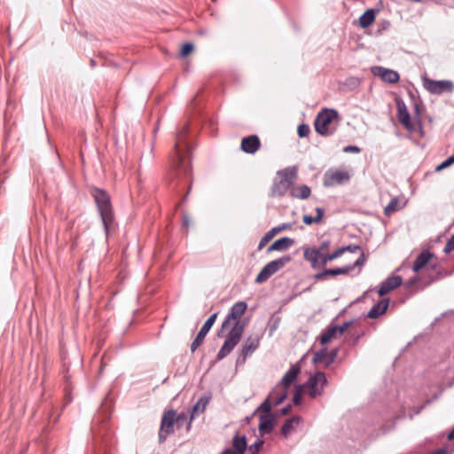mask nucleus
I'll list each match as a JSON object with an SVG mask.
<instances>
[{"label":"nucleus","instance_id":"09e8293b","mask_svg":"<svg viewBox=\"0 0 454 454\" xmlns=\"http://www.w3.org/2000/svg\"><path fill=\"white\" fill-rule=\"evenodd\" d=\"M342 249H344L345 252H350V253H356L358 250H361V247L357 245L350 244L345 247H341Z\"/></svg>","mask_w":454,"mask_h":454},{"label":"nucleus","instance_id":"cd10ccee","mask_svg":"<svg viewBox=\"0 0 454 454\" xmlns=\"http://www.w3.org/2000/svg\"><path fill=\"white\" fill-rule=\"evenodd\" d=\"M379 11L376 9H368L359 17V25L363 28L368 27L373 23L376 14Z\"/></svg>","mask_w":454,"mask_h":454},{"label":"nucleus","instance_id":"aec40b11","mask_svg":"<svg viewBox=\"0 0 454 454\" xmlns=\"http://www.w3.org/2000/svg\"><path fill=\"white\" fill-rule=\"evenodd\" d=\"M350 271V267H340L335 269H325L321 272H317L314 275L316 280H325L328 276H339L348 274Z\"/></svg>","mask_w":454,"mask_h":454},{"label":"nucleus","instance_id":"412c9836","mask_svg":"<svg viewBox=\"0 0 454 454\" xmlns=\"http://www.w3.org/2000/svg\"><path fill=\"white\" fill-rule=\"evenodd\" d=\"M275 418L273 414L261 415L259 423V431L262 435L270 434L274 428Z\"/></svg>","mask_w":454,"mask_h":454},{"label":"nucleus","instance_id":"9d476101","mask_svg":"<svg viewBox=\"0 0 454 454\" xmlns=\"http://www.w3.org/2000/svg\"><path fill=\"white\" fill-rule=\"evenodd\" d=\"M325 256H326V254L319 252L316 247H307L303 249V257L310 263L312 269L325 266L327 263V262H324Z\"/></svg>","mask_w":454,"mask_h":454},{"label":"nucleus","instance_id":"9b49d317","mask_svg":"<svg viewBox=\"0 0 454 454\" xmlns=\"http://www.w3.org/2000/svg\"><path fill=\"white\" fill-rule=\"evenodd\" d=\"M217 313L212 314L207 321L204 323L202 327L200 328V332L198 333L196 338L193 340V341L191 344V351L194 353L196 349L202 344L205 337L212 328L213 325L215 324Z\"/></svg>","mask_w":454,"mask_h":454},{"label":"nucleus","instance_id":"20e7f679","mask_svg":"<svg viewBox=\"0 0 454 454\" xmlns=\"http://www.w3.org/2000/svg\"><path fill=\"white\" fill-rule=\"evenodd\" d=\"M338 117L339 114L335 109L323 110L315 119V130L323 137L333 136L337 129Z\"/></svg>","mask_w":454,"mask_h":454},{"label":"nucleus","instance_id":"a878e982","mask_svg":"<svg viewBox=\"0 0 454 454\" xmlns=\"http://www.w3.org/2000/svg\"><path fill=\"white\" fill-rule=\"evenodd\" d=\"M337 325L331 323L325 330L321 332L319 340L322 345H325L337 335Z\"/></svg>","mask_w":454,"mask_h":454},{"label":"nucleus","instance_id":"603ef678","mask_svg":"<svg viewBox=\"0 0 454 454\" xmlns=\"http://www.w3.org/2000/svg\"><path fill=\"white\" fill-rule=\"evenodd\" d=\"M352 324V321L345 322L342 325L338 326L337 325V333L339 335H342L345 331L348 329V327Z\"/></svg>","mask_w":454,"mask_h":454},{"label":"nucleus","instance_id":"7ed1b4c3","mask_svg":"<svg viewBox=\"0 0 454 454\" xmlns=\"http://www.w3.org/2000/svg\"><path fill=\"white\" fill-rule=\"evenodd\" d=\"M297 176L298 168L296 166H290L278 170L268 196L270 198H283L291 190Z\"/></svg>","mask_w":454,"mask_h":454},{"label":"nucleus","instance_id":"ddd939ff","mask_svg":"<svg viewBox=\"0 0 454 454\" xmlns=\"http://www.w3.org/2000/svg\"><path fill=\"white\" fill-rule=\"evenodd\" d=\"M247 305L245 301H238L232 305L230 309V312L227 314L224 321L222 324V331L227 328L230 325V321L234 319L236 321H239L240 317L247 310Z\"/></svg>","mask_w":454,"mask_h":454},{"label":"nucleus","instance_id":"de8ad7c7","mask_svg":"<svg viewBox=\"0 0 454 454\" xmlns=\"http://www.w3.org/2000/svg\"><path fill=\"white\" fill-rule=\"evenodd\" d=\"M452 250H454V234L450 238V239L447 241L443 252L445 254L450 253Z\"/></svg>","mask_w":454,"mask_h":454},{"label":"nucleus","instance_id":"a18cd8bd","mask_svg":"<svg viewBox=\"0 0 454 454\" xmlns=\"http://www.w3.org/2000/svg\"><path fill=\"white\" fill-rule=\"evenodd\" d=\"M331 241L329 239L324 240L321 242L318 247L319 252H322L324 254H327L329 253V247H330Z\"/></svg>","mask_w":454,"mask_h":454},{"label":"nucleus","instance_id":"a19ab883","mask_svg":"<svg viewBox=\"0 0 454 454\" xmlns=\"http://www.w3.org/2000/svg\"><path fill=\"white\" fill-rule=\"evenodd\" d=\"M194 46L192 43H185L182 45L180 55L182 57H186L192 52Z\"/></svg>","mask_w":454,"mask_h":454},{"label":"nucleus","instance_id":"58836bf2","mask_svg":"<svg viewBox=\"0 0 454 454\" xmlns=\"http://www.w3.org/2000/svg\"><path fill=\"white\" fill-rule=\"evenodd\" d=\"M310 132V128L308 124L302 123L298 126L297 133L300 137H306Z\"/></svg>","mask_w":454,"mask_h":454},{"label":"nucleus","instance_id":"dca6fc26","mask_svg":"<svg viewBox=\"0 0 454 454\" xmlns=\"http://www.w3.org/2000/svg\"><path fill=\"white\" fill-rule=\"evenodd\" d=\"M261 145L260 139L256 135L245 137L241 140V150L246 153L253 154L256 153Z\"/></svg>","mask_w":454,"mask_h":454},{"label":"nucleus","instance_id":"bb28decb","mask_svg":"<svg viewBox=\"0 0 454 454\" xmlns=\"http://www.w3.org/2000/svg\"><path fill=\"white\" fill-rule=\"evenodd\" d=\"M311 194V190L307 184L291 187L290 196L295 199L306 200Z\"/></svg>","mask_w":454,"mask_h":454},{"label":"nucleus","instance_id":"39448f33","mask_svg":"<svg viewBox=\"0 0 454 454\" xmlns=\"http://www.w3.org/2000/svg\"><path fill=\"white\" fill-rule=\"evenodd\" d=\"M292 257L289 254L283 255L276 260L268 262L259 272L255 278L258 284L268 280L273 274L283 269L286 264L291 262Z\"/></svg>","mask_w":454,"mask_h":454},{"label":"nucleus","instance_id":"4be33fe9","mask_svg":"<svg viewBox=\"0 0 454 454\" xmlns=\"http://www.w3.org/2000/svg\"><path fill=\"white\" fill-rule=\"evenodd\" d=\"M389 305V299L384 298L374 304L367 313L369 318H377L384 314Z\"/></svg>","mask_w":454,"mask_h":454},{"label":"nucleus","instance_id":"2eb2a0df","mask_svg":"<svg viewBox=\"0 0 454 454\" xmlns=\"http://www.w3.org/2000/svg\"><path fill=\"white\" fill-rule=\"evenodd\" d=\"M402 284L403 279L401 276H390L381 282L378 289V294L380 296H383L395 288L400 286Z\"/></svg>","mask_w":454,"mask_h":454},{"label":"nucleus","instance_id":"0eeeda50","mask_svg":"<svg viewBox=\"0 0 454 454\" xmlns=\"http://www.w3.org/2000/svg\"><path fill=\"white\" fill-rule=\"evenodd\" d=\"M327 385V380L325 372H317L310 376L304 387L309 388V395L311 398H317L324 393V388Z\"/></svg>","mask_w":454,"mask_h":454},{"label":"nucleus","instance_id":"7c9ffc66","mask_svg":"<svg viewBox=\"0 0 454 454\" xmlns=\"http://www.w3.org/2000/svg\"><path fill=\"white\" fill-rule=\"evenodd\" d=\"M278 391V388H273L268 397L260 404V406L255 410V411H260L262 412L261 415H268L272 414L270 412L271 407L273 403L270 401V398H274V395Z\"/></svg>","mask_w":454,"mask_h":454},{"label":"nucleus","instance_id":"f257e3e1","mask_svg":"<svg viewBox=\"0 0 454 454\" xmlns=\"http://www.w3.org/2000/svg\"><path fill=\"white\" fill-rule=\"evenodd\" d=\"M188 133V125H184L177 132L176 143L174 145V153L172 155V168L177 176H183L188 178L192 172L190 155L191 147L186 142V135Z\"/></svg>","mask_w":454,"mask_h":454},{"label":"nucleus","instance_id":"c85d7f7f","mask_svg":"<svg viewBox=\"0 0 454 454\" xmlns=\"http://www.w3.org/2000/svg\"><path fill=\"white\" fill-rule=\"evenodd\" d=\"M232 450L235 454H245L247 448V442L246 435L239 436L236 434L232 439Z\"/></svg>","mask_w":454,"mask_h":454},{"label":"nucleus","instance_id":"37998d69","mask_svg":"<svg viewBox=\"0 0 454 454\" xmlns=\"http://www.w3.org/2000/svg\"><path fill=\"white\" fill-rule=\"evenodd\" d=\"M232 350H231V348H229L227 347V345H223L222 346V348H220L218 354H217V356H216V359L217 361H220L222 359H223L225 356H227Z\"/></svg>","mask_w":454,"mask_h":454},{"label":"nucleus","instance_id":"13d9d810","mask_svg":"<svg viewBox=\"0 0 454 454\" xmlns=\"http://www.w3.org/2000/svg\"><path fill=\"white\" fill-rule=\"evenodd\" d=\"M189 223H190L189 217L187 215H184V217H183V225L188 227L189 226Z\"/></svg>","mask_w":454,"mask_h":454},{"label":"nucleus","instance_id":"5701e85b","mask_svg":"<svg viewBox=\"0 0 454 454\" xmlns=\"http://www.w3.org/2000/svg\"><path fill=\"white\" fill-rule=\"evenodd\" d=\"M294 243V240L288 237H282L277 240H275L267 249V253H270L272 251H285L292 247Z\"/></svg>","mask_w":454,"mask_h":454},{"label":"nucleus","instance_id":"72a5a7b5","mask_svg":"<svg viewBox=\"0 0 454 454\" xmlns=\"http://www.w3.org/2000/svg\"><path fill=\"white\" fill-rule=\"evenodd\" d=\"M327 355V348H322L315 352L314 356L312 358V363L317 364L319 363H323L325 364V359Z\"/></svg>","mask_w":454,"mask_h":454},{"label":"nucleus","instance_id":"393cba45","mask_svg":"<svg viewBox=\"0 0 454 454\" xmlns=\"http://www.w3.org/2000/svg\"><path fill=\"white\" fill-rule=\"evenodd\" d=\"M434 257V254L429 252L428 250L422 251L415 259L412 270L415 272H419L422 268H424L430 261V259Z\"/></svg>","mask_w":454,"mask_h":454},{"label":"nucleus","instance_id":"b1692460","mask_svg":"<svg viewBox=\"0 0 454 454\" xmlns=\"http://www.w3.org/2000/svg\"><path fill=\"white\" fill-rule=\"evenodd\" d=\"M259 346V339L257 337L250 336L243 343L240 355L245 360L247 356L254 352Z\"/></svg>","mask_w":454,"mask_h":454},{"label":"nucleus","instance_id":"a211bd4d","mask_svg":"<svg viewBox=\"0 0 454 454\" xmlns=\"http://www.w3.org/2000/svg\"><path fill=\"white\" fill-rule=\"evenodd\" d=\"M301 369L297 365H292L284 374L278 386L283 389H288L292 383L296 380Z\"/></svg>","mask_w":454,"mask_h":454},{"label":"nucleus","instance_id":"e2e57ef3","mask_svg":"<svg viewBox=\"0 0 454 454\" xmlns=\"http://www.w3.org/2000/svg\"><path fill=\"white\" fill-rule=\"evenodd\" d=\"M91 67H96V61L94 59H90V61Z\"/></svg>","mask_w":454,"mask_h":454},{"label":"nucleus","instance_id":"6e6552de","mask_svg":"<svg viewBox=\"0 0 454 454\" xmlns=\"http://www.w3.org/2000/svg\"><path fill=\"white\" fill-rule=\"evenodd\" d=\"M424 87L431 94L441 95L443 92H452L454 84L449 80L435 81L429 78L424 79Z\"/></svg>","mask_w":454,"mask_h":454},{"label":"nucleus","instance_id":"6ab92c4d","mask_svg":"<svg viewBox=\"0 0 454 454\" xmlns=\"http://www.w3.org/2000/svg\"><path fill=\"white\" fill-rule=\"evenodd\" d=\"M293 223H284L280 225L275 226L271 228L270 231H268L264 236L261 239L258 246V249L261 250L267 242H269L272 238L273 235H277L278 232L290 229L292 227Z\"/></svg>","mask_w":454,"mask_h":454},{"label":"nucleus","instance_id":"c756f323","mask_svg":"<svg viewBox=\"0 0 454 454\" xmlns=\"http://www.w3.org/2000/svg\"><path fill=\"white\" fill-rule=\"evenodd\" d=\"M301 420V419L299 416H293L286 419L281 427V434L286 438L294 429V425H298Z\"/></svg>","mask_w":454,"mask_h":454},{"label":"nucleus","instance_id":"c9c22d12","mask_svg":"<svg viewBox=\"0 0 454 454\" xmlns=\"http://www.w3.org/2000/svg\"><path fill=\"white\" fill-rule=\"evenodd\" d=\"M398 207V200L397 198H393L390 202L386 206L384 209V213L386 215H390L394 212L397 210Z\"/></svg>","mask_w":454,"mask_h":454},{"label":"nucleus","instance_id":"49530a36","mask_svg":"<svg viewBox=\"0 0 454 454\" xmlns=\"http://www.w3.org/2000/svg\"><path fill=\"white\" fill-rule=\"evenodd\" d=\"M187 416L184 412L176 413V424L177 427H182L184 423L186 422Z\"/></svg>","mask_w":454,"mask_h":454},{"label":"nucleus","instance_id":"f03ea898","mask_svg":"<svg viewBox=\"0 0 454 454\" xmlns=\"http://www.w3.org/2000/svg\"><path fill=\"white\" fill-rule=\"evenodd\" d=\"M90 194L97 206V210L102 221L106 236H108L111 228L115 223V215L111 197L106 190L97 187L91 189Z\"/></svg>","mask_w":454,"mask_h":454},{"label":"nucleus","instance_id":"c03bdc74","mask_svg":"<svg viewBox=\"0 0 454 454\" xmlns=\"http://www.w3.org/2000/svg\"><path fill=\"white\" fill-rule=\"evenodd\" d=\"M263 443L264 442L262 440L258 439L255 441V442L249 447L251 454H258Z\"/></svg>","mask_w":454,"mask_h":454},{"label":"nucleus","instance_id":"e433bc0d","mask_svg":"<svg viewBox=\"0 0 454 454\" xmlns=\"http://www.w3.org/2000/svg\"><path fill=\"white\" fill-rule=\"evenodd\" d=\"M344 253V249L340 247L333 251V253H328L326 256L324 257V262H331L338 257H340Z\"/></svg>","mask_w":454,"mask_h":454},{"label":"nucleus","instance_id":"f8f14e48","mask_svg":"<svg viewBox=\"0 0 454 454\" xmlns=\"http://www.w3.org/2000/svg\"><path fill=\"white\" fill-rule=\"evenodd\" d=\"M244 328L245 325L243 323H240V321H236L232 325L231 329L230 330V332L228 333L226 340L223 342V345H227V347L231 348V350H233V348L239 342L242 337Z\"/></svg>","mask_w":454,"mask_h":454},{"label":"nucleus","instance_id":"473e14b6","mask_svg":"<svg viewBox=\"0 0 454 454\" xmlns=\"http://www.w3.org/2000/svg\"><path fill=\"white\" fill-rule=\"evenodd\" d=\"M274 388H278V391L274 395V398H270V401L273 405H279L286 399L288 391L279 387L278 385Z\"/></svg>","mask_w":454,"mask_h":454},{"label":"nucleus","instance_id":"1a4fd4ad","mask_svg":"<svg viewBox=\"0 0 454 454\" xmlns=\"http://www.w3.org/2000/svg\"><path fill=\"white\" fill-rule=\"evenodd\" d=\"M350 176L347 171L338 169H328L323 177L325 187H333L343 184L349 180Z\"/></svg>","mask_w":454,"mask_h":454},{"label":"nucleus","instance_id":"f3484780","mask_svg":"<svg viewBox=\"0 0 454 454\" xmlns=\"http://www.w3.org/2000/svg\"><path fill=\"white\" fill-rule=\"evenodd\" d=\"M373 74L380 76L382 81L388 83H395L400 79V75L396 71L382 67H375L373 68Z\"/></svg>","mask_w":454,"mask_h":454},{"label":"nucleus","instance_id":"4468645a","mask_svg":"<svg viewBox=\"0 0 454 454\" xmlns=\"http://www.w3.org/2000/svg\"><path fill=\"white\" fill-rule=\"evenodd\" d=\"M397 119L399 122L409 131L414 130V125L411 121L410 113L405 103L400 99L396 101Z\"/></svg>","mask_w":454,"mask_h":454},{"label":"nucleus","instance_id":"3c124183","mask_svg":"<svg viewBox=\"0 0 454 454\" xmlns=\"http://www.w3.org/2000/svg\"><path fill=\"white\" fill-rule=\"evenodd\" d=\"M302 221L303 223L306 224V225H310L312 223H317L315 216H311V215H304L302 216Z\"/></svg>","mask_w":454,"mask_h":454},{"label":"nucleus","instance_id":"ea45409f","mask_svg":"<svg viewBox=\"0 0 454 454\" xmlns=\"http://www.w3.org/2000/svg\"><path fill=\"white\" fill-rule=\"evenodd\" d=\"M303 386L300 385L297 387L294 396H293V403L294 405H300L301 403V392Z\"/></svg>","mask_w":454,"mask_h":454},{"label":"nucleus","instance_id":"4d7b16f0","mask_svg":"<svg viewBox=\"0 0 454 454\" xmlns=\"http://www.w3.org/2000/svg\"><path fill=\"white\" fill-rule=\"evenodd\" d=\"M414 112H415V114L417 115V117L419 119L420 107H419V106L418 104L414 105Z\"/></svg>","mask_w":454,"mask_h":454},{"label":"nucleus","instance_id":"864d4df0","mask_svg":"<svg viewBox=\"0 0 454 454\" xmlns=\"http://www.w3.org/2000/svg\"><path fill=\"white\" fill-rule=\"evenodd\" d=\"M361 149L356 145H347L343 148L344 153H360Z\"/></svg>","mask_w":454,"mask_h":454},{"label":"nucleus","instance_id":"6e6d98bb","mask_svg":"<svg viewBox=\"0 0 454 454\" xmlns=\"http://www.w3.org/2000/svg\"><path fill=\"white\" fill-rule=\"evenodd\" d=\"M291 404H287L286 406L283 407L280 411H279V413L280 415H287L290 411H291Z\"/></svg>","mask_w":454,"mask_h":454},{"label":"nucleus","instance_id":"052dcab7","mask_svg":"<svg viewBox=\"0 0 454 454\" xmlns=\"http://www.w3.org/2000/svg\"><path fill=\"white\" fill-rule=\"evenodd\" d=\"M348 81L350 82L351 84H356L358 83V79L357 78H355V77H350L348 79Z\"/></svg>","mask_w":454,"mask_h":454},{"label":"nucleus","instance_id":"423d86ee","mask_svg":"<svg viewBox=\"0 0 454 454\" xmlns=\"http://www.w3.org/2000/svg\"><path fill=\"white\" fill-rule=\"evenodd\" d=\"M176 421V411L175 410H168L163 413L159 431L160 443L164 442L168 435L174 434Z\"/></svg>","mask_w":454,"mask_h":454},{"label":"nucleus","instance_id":"8fccbe9b","mask_svg":"<svg viewBox=\"0 0 454 454\" xmlns=\"http://www.w3.org/2000/svg\"><path fill=\"white\" fill-rule=\"evenodd\" d=\"M419 282V278L417 276L411 278L408 281L404 283V286L407 289L412 288Z\"/></svg>","mask_w":454,"mask_h":454},{"label":"nucleus","instance_id":"f704fd0d","mask_svg":"<svg viewBox=\"0 0 454 454\" xmlns=\"http://www.w3.org/2000/svg\"><path fill=\"white\" fill-rule=\"evenodd\" d=\"M339 353V349L337 348L332 349L330 352L327 351V355L325 359V367L328 368L336 359Z\"/></svg>","mask_w":454,"mask_h":454},{"label":"nucleus","instance_id":"680f3d73","mask_svg":"<svg viewBox=\"0 0 454 454\" xmlns=\"http://www.w3.org/2000/svg\"><path fill=\"white\" fill-rule=\"evenodd\" d=\"M221 454H235V453H234V450H232L231 449H226Z\"/></svg>","mask_w":454,"mask_h":454},{"label":"nucleus","instance_id":"79ce46f5","mask_svg":"<svg viewBox=\"0 0 454 454\" xmlns=\"http://www.w3.org/2000/svg\"><path fill=\"white\" fill-rule=\"evenodd\" d=\"M454 163V154L448 157L446 160H444L441 164H439L435 170L436 171H441L448 167H450V165H452Z\"/></svg>","mask_w":454,"mask_h":454},{"label":"nucleus","instance_id":"bf43d9fd","mask_svg":"<svg viewBox=\"0 0 454 454\" xmlns=\"http://www.w3.org/2000/svg\"><path fill=\"white\" fill-rule=\"evenodd\" d=\"M448 440H453L454 439V427L450 431V433L447 435Z\"/></svg>","mask_w":454,"mask_h":454},{"label":"nucleus","instance_id":"2f4dec72","mask_svg":"<svg viewBox=\"0 0 454 454\" xmlns=\"http://www.w3.org/2000/svg\"><path fill=\"white\" fill-rule=\"evenodd\" d=\"M209 402L207 397H200L191 410V419H192L199 412H203Z\"/></svg>","mask_w":454,"mask_h":454},{"label":"nucleus","instance_id":"5fc2aeb1","mask_svg":"<svg viewBox=\"0 0 454 454\" xmlns=\"http://www.w3.org/2000/svg\"><path fill=\"white\" fill-rule=\"evenodd\" d=\"M317 215L315 216L317 223L323 219L325 215V209L323 207H316Z\"/></svg>","mask_w":454,"mask_h":454},{"label":"nucleus","instance_id":"4c0bfd02","mask_svg":"<svg viewBox=\"0 0 454 454\" xmlns=\"http://www.w3.org/2000/svg\"><path fill=\"white\" fill-rule=\"evenodd\" d=\"M366 262V256L364 252L361 253L360 256L352 264L346 265L345 267H350V270L356 267H362Z\"/></svg>","mask_w":454,"mask_h":454}]
</instances>
